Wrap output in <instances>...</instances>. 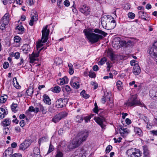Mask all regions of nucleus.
Wrapping results in <instances>:
<instances>
[{
    "mask_svg": "<svg viewBox=\"0 0 157 157\" xmlns=\"http://www.w3.org/2000/svg\"><path fill=\"white\" fill-rule=\"evenodd\" d=\"M84 32L89 42L91 44L97 43L100 39H102L103 36L101 35L105 36L107 34L106 33L98 29H85Z\"/></svg>",
    "mask_w": 157,
    "mask_h": 157,
    "instance_id": "obj_1",
    "label": "nucleus"
},
{
    "mask_svg": "<svg viewBox=\"0 0 157 157\" xmlns=\"http://www.w3.org/2000/svg\"><path fill=\"white\" fill-rule=\"evenodd\" d=\"M48 27V25H46L43 28L42 31V36L41 41L38 42L36 45L37 50L39 51V49L43 45V44L41 43V42L43 43H45L47 42L48 39L50 31L49 30H47Z\"/></svg>",
    "mask_w": 157,
    "mask_h": 157,
    "instance_id": "obj_2",
    "label": "nucleus"
},
{
    "mask_svg": "<svg viewBox=\"0 0 157 157\" xmlns=\"http://www.w3.org/2000/svg\"><path fill=\"white\" fill-rule=\"evenodd\" d=\"M124 105L128 106H132L136 105H138L141 107H143V105L145 108H146V106L143 104H142L140 101L138 100L137 97L134 96L132 95L131 98L125 103Z\"/></svg>",
    "mask_w": 157,
    "mask_h": 157,
    "instance_id": "obj_3",
    "label": "nucleus"
},
{
    "mask_svg": "<svg viewBox=\"0 0 157 157\" xmlns=\"http://www.w3.org/2000/svg\"><path fill=\"white\" fill-rule=\"evenodd\" d=\"M147 52L154 59H157V41L155 42L152 46L148 48Z\"/></svg>",
    "mask_w": 157,
    "mask_h": 157,
    "instance_id": "obj_4",
    "label": "nucleus"
},
{
    "mask_svg": "<svg viewBox=\"0 0 157 157\" xmlns=\"http://www.w3.org/2000/svg\"><path fill=\"white\" fill-rule=\"evenodd\" d=\"M67 114L66 112H61L54 116L52 117V121L55 123H56L62 119L66 117L67 116Z\"/></svg>",
    "mask_w": 157,
    "mask_h": 157,
    "instance_id": "obj_5",
    "label": "nucleus"
},
{
    "mask_svg": "<svg viewBox=\"0 0 157 157\" xmlns=\"http://www.w3.org/2000/svg\"><path fill=\"white\" fill-rule=\"evenodd\" d=\"M82 143L76 136L73 139L71 142L68 145V147L70 149H73L78 147Z\"/></svg>",
    "mask_w": 157,
    "mask_h": 157,
    "instance_id": "obj_6",
    "label": "nucleus"
},
{
    "mask_svg": "<svg viewBox=\"0 0 157 157\" xmlns=\"http://www.w3.org/2000/svg\"><path fill=\"white\" fill-rule=\"evenodd\" d=\"M67 99L65 98H62L58 99L56 102V106L57 108H62L65 107L67 103Z\"/></svg>",
    "mask_w": 157,
    "mask_h": 157,
    "instance_id": "obj_7",
    "label": "nucleus"
},
{
    "mask_svg": "<svg viewBox=\"0 0 157 157\" xmlns=\"http://www.w3.org/2000/svg\"><path fill=\"white\" fill-rule=\"evenodd\" d=\"M89 136V132L86 130L79 132L77 137L82 142L85 141Z\"/></svg>",
    "mask_w": 157,
    "mask_h": 157,
    "instance_id": "obj_8",
    "label": "nucleus"
},
{
    "mask_svg": "<svg viewBox=\"0 0 157 157\" xmlns=\"http://www.w3.org/2000/svg\"><path fill=\"white\" fill-rule=\"evenodd\" d=\"M44 48L43 47L39 49V51L36 53L33 52L31 55H29V57L30 59V62L33 63L35 61H38V57L39 56L40 52Z\"/></svg>",
    "mask_w": 157,
    "mask_h": 157,
    "instance_id": "obj_9",
    "label": "nucleus"
},
{
    "mask_svg": "<svg viewBox=\"0 0 157 157\" xmlns=\"http://www.w3.org/2000/svg\"><path fill=\"white\" fill-rule=\"evenodd\" d=\"M119 44L122 46L129 47L133 46L134 42L133 41L130 40H121L120 39L118 40Z\"/></svg>",
    "mask_w": 157,
    "mask_h": 157,
    "instance_id": "obj_10",
    "label": "nucleus"
},
{
    "mask_svg": "<svg viewBox=\"0 0 157 157\" xmlns=\"http://www.w3.org/2000/svg\"><path fill=\"white\" fill-rule=\"evenodd\" d=\"M86 151L82 148L77 149L74 153V157H86Z\"/></svg>",
    "mask_w": 157,
    "mask_h": 157,
    "instance_id": "obj_11",
    "label": "nucleus"
},
{
    "mask_svg": "<svg viewBox=\"0 0 157 157\" xmlns=\"http://www.w3.org/2000/svg\"><path fill=\"white\" fill-rule=\"evenodd\" d=\"M79 10L82 13L87 16L90 14V8L86 5L81 6L79 8Z\"/></svg>",
    "mask_w": 157,
    "mask_h": 157,
    "instance_id": "obj_12",
    "label": "nucleus"
},
{
    "mask_svg": "<svg viewBox=\"0 0 157 157\" xmlns=\"http://www.w3.org/2000/svg\"><path fill=\"white\" fill-rule=\"evenodd\" d=\"M109 20L107 17L101 19V24L104 28L108 30L110 29V26L108 23Z\"/></svg>",
    "mask_w": 157,
    "mask_h": 157,
    "instance_id": "obj_13",
    "label": "nucleus"
},
{
    "mask_svg": "<svg viewBox=\"0 0 157 157\" xmlns=\"http://www.w3.org/2000/svg\"><path fill=\"white\" fill-rule=\"evenodd\" d=\"M94 119L102 128H105V126L103 123V122L105 121V119L103 117L101 118L99 117H94Z\"/></svg>",
    "mask_w": 157,
    "mask_h": 157,
    "instance_id": "obj_14",
    "label": "nucleus"
},
{
    "mask_svg": "<svg viewBox=\"0 0 157 157\" xmlns=\"http://www.w3.org/2000/svg\"><path fill=\"white\" fill-rule=\"evenodd\" d=\"M78 78L77 77H74L71 80L70 83L71 85L74 88L78 89L79 87V85L78 82H76L77 80H78Z\"/></svg>",
    "mask_w": 157,
    "mask_h": 157,
    "instance_id": "obj_15",
    "label": "nucleus"
},
{
    "mask_svg": "<svg viewBox=\"0 0 157 157\" xmlns=\"http://www.w3.org/2000/svg\"><path fill=\"white\" fill-rule=\"evenodd\" d=\"M8 113V112L6 109H5L2 106L0 108V118H4Z\"/></svg>",
    "mask_w": 157,
    "mask_h": 157,
    "instance_id": "obj_16",
    "label": "nucleus"
},
{
    "mask_svg": "<svg viewBox=\"0 0 157 157\" xmlns=\"http://www.w3.org/2000/svg\"><path fill=\"white\" fill-rule=\"evenodd\" d=\"M69 80L66 76L63 77V78H60L57 80L58 84L61 85H63L64 84L67 83L68 82Z\"/></svg>",
    "mask_w": 157,
    "mask_h": 157,
    "instance_id": "obj_17",
    "label": "nucleus"
},
{
    "mask_svg": "<svg viewBox=\"0 0 157 157\" xmlns=\"http://www.w3.org/2000/svg\"><path fill=\"white\" fill-rule=\"evenodd\" d=\"M43 101L46 104L50 105L51 103V100L48 95L44 94L43 96Z\"/></svg>",
    "mask_w": 157,
    "mask_h": 157,
    "instance_id": "obj_18",
    "label": "nucleus"
},
{
    "mask_svg": "<svg viewBox=\"0 0 157 157\" xmlns=\"http://www.w3.org/2000/svg\"><path fill=\"white\" fill-rule=\"evenodd\" d=\"M13 154V151L11 148H8L3 153L4 157H11Z\"/></svg>",
    "mask_w": 157,
    "mask_h": 157,
    "instance_id": "obj_19",
    "label": "nucleus"
},
{
    "mask_svg": "<svg viewBox=\"0 0 157 157\" xmlns=\"http://www.w3.org/2000/svg\"><path fill=\"white\" fill-rule=\"evenodd\" d=\"M38 20V16L37 14L34 13V14L32 16L30 21L29 24L32 26L33 25V23Z\"/></svg>",
    "mask_w": 157,
    "mask_h": 157,
    "instance_id": "obj_20",
    "label": "nucleus"
},
{
    "mask_svg": "<svg viewBox=\"0 0 157 157\" xmlns=\"http://www.w3.org/2000/svg\"><path fill=\"white\" fill-rule=\"evenodd\" d=\"M141 70L139 65L134 66L133 72L135 75H138L140 72Z\"/></svg>",
    "mask_w": 157,
    "mask_h": 157,
    "instance_id": "obj_21",
    "label": "nucleus"
},
{
    "mask_svg": "<svg viewBox=\"0 0 157 157\" xmlns=\"http://www.w3.org/2000/svg\"><path fill=\"white\" fill-rule=\"evenodd\" d=\"M143 148L144 155L143 157H150V153L147 147L146 146H144L143 147Z\"/></svg>",
    "mask_w": 157,
    "mask_h": 157,
    "instance_id": "obj_22",
    "label": "nucleus"
},
{
    "mask_svg": "<svg viewBox=\"0 0 157 157\" xmlns=\"http://www.w3.org/2000/svg\"><path fill=\"white\" fill-rule=\"evenodd\" d=\"M141 154L142 152L139 149L135 148L133 157H139L141 156Z\"/></svg>",
    "mask_w": 157,
    "mask_h": 157,
    "instance_id": "obj_23",
    "label": "nucleus"
},
{
    "mask_svg": "<svg viewBox=\"0 0 157 157\" xmlns=\"http://www.w3.org/2000/svg\"><path fill=\"white\" fill-rule=\"evenodd\" d=\"M120 133L121 134H128L129 133L130 131L127 128H124L123 127H121L119 129Z\"/></svg>",
    "mask_w": 157,
    "mask_h": 157,
    "instance_id": "obj_24",
    "label": "nucleus"
},
{
    "mask_svg": "<svg viewBox=\"0 0 157 157\" xmlns=\"http://www.w3.org/2000/svg\"><path fill=\"white\" fill-rule=\"evenodd\" d=\"M11 121L9 118H6L2 121V125L4 126H7L10 124Z\"/></svg>",
    "mask_w": 157,
    "mask_h": 157,
    "instance_id": "obj_25",
    "label": "nucleus"
},
{
    "mask_svg": "<svg viewBox=\"0 0 157 157\" xmlns=\"http://www.w3.org/2000/svg\"><path fill=\"white\" fill-rule=\"evenodd\" d=\"M39 109L40 112H41L43 114H45L47 112V109L45 107H44L41 104L39 105Z\"/></svg>",
    "mask_w": 157,
    "mask_h": 157,
    "instance_id": "obj_26",
    "label": "nucleus"
},
{
    "mask_svg": "<svg viewBox=\"0 0 157 157\" xmlns=\"http://www.w3.org/2000/svg\"><path fill=\"white\" fill-rule=\"evenodd\" d=\"M8 98V96L6 94H4L3 95L0 97V103H5Z\"/></svg>",
    "mask_w": 157,
    "mask_h": 157,
    "instance_id": "obj_27",
    "label": "nucleus"
},
{
    "mask_svg": "<svg viewBox=\"0 0 157 157\" xmlns=\"http://www.w3.org/2000/svg\"><path fill=\"white\" fill-rule=\"evenodd\" d=\"M146 13H144V12L143 11H139L138 12V15L139 18H141L143 19H144L145 20H147V19H146Z\"/></svg>",
    "mask_w": 157,
    "mask_h": 157,
    "instance_id": "obj_28",
    "label": "nucleus"
},
{
    "mask_svg": "<svg viewBox=\"0 0 157 157\" xmlns=\"http://www.w3.org/2000/svg\"><path fill=\"white\" fill-rule=\"evenodd\" d=\"M12 111L15 113L18 110V107L17 104L13 103L11 106Z\"/></svg>",
    "mask_w": 157,
    "mask_h": 157,
    "instance_id": "obj_29",
    "label": "nucleus"
},
{
    "mask_svg": "<svg viewBox=\"0 0 157 157\" xmlns=\"http://www.w3.org/2000/svg\"><path fill=\"white\" fill-rule=\"evenodd\" d=\"M61 88L59 86H56L54 88H51V91L54 93H59L61 91Z\"/></svg>",
    "mask_w": 157,
    "mask_h": 157,
    "instance_id": "obj_30",
    "label": "nucleus"
},
{
    "mask_svg": "<svg viewBox=\"0 0 157 157\" xmlns=\"http://www.w3.org/2000/svg\"><path fill=\"white\" fill-rule=\"evenodd\" d=\"M27 94L28 96H31L33 93V88L32 86H29L26 91Z\"/></svg>",
    "mask_w": 157,
    "mask_h": 157,
    "instance_id": "obj_31",
    "label": "nucleus"
},
{
    "mask_svg": "<svg viewBox=\"0 0 157 157\" xmlns=\"http://www.w3.org/2000/svg\"><path fill=\"white\" fill-rule=\"evenodd\" d=\"M16 29H17L19 32H18L19 34H21L23 33V32L24 31V28L22 25H18L16 27Z\"/></svg>",
    "mask_w": 157,
    "mask_h": 157,
    "instance_id": "obj_32",
    "label": "nucleus"
},
{
    "mask_svg": "<svg viewBox=\"0 0 157 157\" xmlns=\"http://www.w3.org/2000/svg\"><path fill=\"white\" fill-rule=\"evenodd\" d=\"M84 117L83 115H78L76 116L75 119V121L77 122L81 123L83 120Z\"/></svg>",
    "mask_w": 157,
    "mask_h": 157,
    "instance_id": "obj_33",
    "label": "nucleus"
},
{
    "mask_svg": "<svg viewBox=\"0 0 157 157\" xmlns=\"http://www.w3.org/2000/svg\"><path fill=\"white\" fill-rule=\"evenodd\" d=\"M68 66L69 68V73L71 75H72L74 72L73 65L71 63H69Z\"/></svg>",
    "mask_w": 157,
    "mask_h": 157,
    "instance_id": "obj_34",
    "label": "nucleus"
},
{
    "mask_svg": "<svg viewBox=\"0 0 157 157\" xmlns=\"http://www.w3.org/2000/svg\"><path fill=\"white\" fill-rule=\"evenodd\" d=\"M135 150V148H132L128 149L127 150V153L128 156H130L131 157H133V152Z\"/></svg>",
    "mask_w": 157,
    "mask_h": 157,
    "instance_id": "obj_35",
    "label": "nucleus"
},
{
    "mask_svg": "<svg viewBox=\"0 0 157 157\" xmlns=\"http://www.w3.org/2000/svg\"><path fill=\"white\" fill-rule=\"evenodd\" d=\"M116 85L119 90H121L122 89V82L120 80H118L117 82Z\"/></svg>",
    "mask_w": 157,
    "mask_h": 157,
    "instance_id": "obj_36",
    "label": "nucleus"
},
{
    "mask_svg": "<svg viewBox=\"0 0 157 157\" xmlns=\"http://www.w3.org/2000/svg\"><path fill=\"white\" fill-rule=\"evenodd\" d=\"M80 94L81 96L85 98H87L90 97V95L88 94H87L86 93V91L85 90H83L80 93Z\"/></svg>",
    "mask_w": 157,
    "mask_h": 157,
    "instance_id": "obj_37",
    "label": "nucleus"
},
{
    "mask_svg": "<svg viewBox=\"0 0 157 157\" xmlns=\"http://www.w3.org/2000/svg\"><path fill=\"white\" fill-rule=\"evenodd\" d=\"M135 131L136 133L139 136H141L142 135V131L139 128H135Z\"/></svg>",
    "mask_w": 157,
    "mask_h": 157,
    "instance_id": "obj_38",
    "label": "nucleus"
},
{
    "mask_svg": "<svg viewBox=\"0 0 157 157\" xmlns=\"http://www.w3.org/2000/svg\"><path fill=\"white\" fill-rule=\"evenodd\" d=\"M29 46L27 44L24 45L22 47V50L24 53H27L29 49Z\"/></svg>",
    "mask_w": 157,
    "mask_h": 157,
    "instance_id": "obj_39",
    "label": "nucleus"
},
{
    "mask_svg": "<svg viewBox=\"0 0 157 157\" xmlns=\"http://www.w3.org/2000/svg\"><path fill=\"white\" fill-rule=\"evenodd\" d=\"M110 19L109 20V21L108 23L110 24H113V25L112 26H110V29H113L114 27L116 25V23L115 22V21L114 20H112L111 21H110Z\"/></svg>",
    "mask_w": 157,
    "mask_h": 157,
    "instance_id": "obj_40",
    "label": "nucleus"
},
{
    "mask_svg": "<svg viewBox=\"0 0 157 157\" xmlns=\"http://www.w3.org/2000/svg\"><path fill=\"white\" fill-rule=\"evenodd\" d=\"M106 61V59L105 57L102 58L101 60L98 62V64L100 65H102L105 63Z\"/></svg>",
    "mask_w": 157,
    "mask_h": 157,
    "instance_id": "obj_41",
    "label": "nucleus"
},
{
    "mask_svg": "<svg viewBox=\"0 0 157 157\" xmlns=\"http://www.w3.org/2000/svg\"><path fill=\"white\" fill-rule=\"evenodd\" d=\"M55 63L57 65H59L61 64L62 61L61 59L59 57H56L55 59Z\"/></svg>",
    "mask_w": 157,
    "mask_h": 157,
    "instance_id": "obj_42",
    "label": "nucleus"
},
{
    "mask_svg": "<svg viewBox=\"0 0 157 157\" xmlns=\"http://www.w3.org/2000/svg\"><path fill=\"white\" fill-rule=\"evenodd\" d=\"M27 148L24 142L22 143L19 146V149L23 151L25 150Z\"/></svg>",
    "mask_w": 157,
    "mask_h": 157,
    "instance_id": "obj_43",
    "label": "nucleus"
},
{
    "mask_svg": "<svg viewBox=\"0 0 157 157\" xmlns=\"http://www.w3.org/2000/svg\"><path fill=\"white\" fill-rule=\"evenodd\" d=\"M2 2L4 5H6L9 2L10 3H14L15 0H2Z\"/></svg>",
    "mask_w": 157,
    "mask_h": 157,
    "instance_id": "obj_44",
    "label": "nucleus"
},
{
    "mask_svg": "<svg viewBox=\"0 0 157 157\" xmlns=\"http://www.w3.org/2000/svg\"><path fill=\"white\" fill-rule=\"evenodd\" d=\"M34 155L40 154V149L38 147H35L33 150Z\"/></svg>",
    "mask_w": 157,
    "mask_h": 157,
    "instance_id": "obj_45",
    "label": "nucleus"
},
{
    "mask_svg": "<svg viewBox=\"0 0 157 157\" xmlns=\"http://www.w3.org/2000/svg\"><path fill=\"white\" fill-rule=\"evenodd\" d=\"M24 142L28 148L31 144L32 141L31 140H25Z\"/></svg>",
    "mask_w": 157,
    "mask_h": 157,
    "instance_id": "obj_46",
    "label": "nucleus"
},
{
    "mask_svg": "<svg viewBox=\"0 0 157 157\" xmlns=\"http://www.w3.org/2000/svg\"><path fill=\"white\" fill-rule=\"evenodd\" d=\"M95 106L94 108L93 109V111L94 112L96 113H98V106L97 103L96 102H95L94 104Z\"/></svg>",
    "mask_w": 157,
    "mask_h": 157,
    "instance_id": "obj_47",
    "label": "nucleus"
},
{
    "mask_svg": "<svg viewBox=\"0 0 157 157\" xmlns=\"http://www.w3.org/2000/svg\"><path fill=\"white\" fill-rule=\"evenodd\" d=\"M63 153L59 151H57L55 157H63Z\"/></svg>",
    "mask_w": 157,
    "mask_h": 157,
    "instance_id": "obj_48",
    "label": "nucleus"
},
{
    "mask_svg": "<svg viewBox=\"0 0 157 157\" xmlns=\"http://www.w3.org/2000/svg\"><path fill=\"white\" fill-rule=\"evenodd\" d=\"M71 126V125L69 124L68 122L66 123L63 126V128L66 131L69 130V128Z\"/></svg>",
    "mask_w": 157,
    "mask_h": 157,
    "instance_id": "obj_49",
    "label": "nucleus"
},
{
    "mask_svg": "<svg viewBox=\"0 0 157 157\" xmlns=\"http://www.w3.org/2000/svg\"><path fill=\"white\" fill-rule=\"evenodd\" d=\"M112 149V147L110 145H109L107 146L106 148L105 152L106 153H109Z\"/></svg>",
    "mask_w": 157,
    "mask_h": 157,
    "instance_id": "obj_50",
    "label": "nucleus"
},
{
    "mask_svg": "<svg viewBox=\"0 0 157 157\" xmlns=\"http://www.w3.org/2000/svg\"><path fill=\"white\" fill-rule=\"evenodd\" d=\"M153 136H157V130H153L150 131L149 132Z\"/></svg>",
    "mask_w": 157,
    "mask_h": 157,
    "instance_id": "obj_51",
    "label": "nucleus"
},
{
    "mask_svg": "<svg viewBox=\"0 0 157 157\" xmlns=\"http://www.w3.org/2000/svg\"><path fill=\"white\" fill-rule=\"evenodd\" d=\"M1 22L5 23L6 24H8L9 22V18H2Z\"/></svg>",
    "mask_w": 157,
    "mask_h": 157,
    "instance_id": "obj_52",
    "label": "nucleus"
},
{
    "mask_svg": "<svg viewBox=\"0 0 157 157\" xmlns=\"http://www.w3.org/2000/svg\"><path fill=\"white\" fill-rule=\"evenodd\" d=\"M20 37L18 36H16L14 37V41L16 43H18L20 41Z\"/></svg>",
    "mask_w": 157,
    "mask_h": 157,
    "instance_id": "obj_53",
    "label": "nucleus"
},
{
    "mask_svg": "<svg viewBox=\"0 0 157 157\" xmlns=\"http://www.w3.org/2000/svg\"><path fill=\"white\" fill-rule=\"evenodd\" d=\"M89 76L91 78H94L95 77V75L94 72L92 71H90L89 73Z\"/></svg>",
    "mask_w": 157,
    "mask_h": 157,
    "instance_id": "obj_54",
    "label": "nucleus"
},
{
    "mask_svg": "<svg viewBox=\"0 0 157 157\" xmlns=\"http://www.w3.org/2000/svg\"><path fill=\"white\" fill-rule=\"evenodd\" d=\"M137 62L134 60H132L130 61V64L131 66H135L136 65H138L137 64Z\"/></svg>",
    "mask_w": 157,
    "mask_h": 157,
    "instance_id": "obj_55",
    "label": "nucleus"
},
{
    "mask_svg": "<svg viewBox=\"0 0 157 157\" xmlns=\"http://www.w3.org/2000/svg\"><path fill=\"white\" fill-rule=\"evenodd\" d=\"M54 149L53 146L52 145L50 144L47 154L52 152L54 150Z\"/></svg>",
    "mask_w": 157,
    "mask_h": 157,
    "instance_id": "obj_56",
    "label": "nucleus"
},
{
    "mask_svg": "<svg viewBox=\"0 0 157 157\" xmlns=\"http://www.w3.org/2000/svg\"><path fill=\"white\" fill-rule=\"evenodd\" d=\"M135 17V14L132 12H129L128 13V17L131 19H134Z\"/></svg>",
    "mask_w": 157,
    "mask_h": 157,
    "instance_id": "obj_57",
    "label": "nucleus"
},
{
    "mask_svg": "<svg viewBox=\"0 0 157 157\" xmlns=\"http://www.w3.org/2000/svg\"><path fill=\"white\" fill-rule=\"evenodd\" d=\"M63 89H64L67 92L70 91L71 90V89L70 86L68 85H66L63 87Z\"/></svg>",
    "mask_w": 157,
    "mask_h": 157,
    "instance_id": "obj_58",
    "label": "nucleus"
},
{
    "mask_svg": "<svg viewBox=\"0 0 157 157\" xmlns=\"http://www.w3.org/2000/svg\"><path fill=\"white\" fill-rule=\"evenodd\" d=\"M142 119L146 123H148L149 122V119L147 118V117L145 116H144L142 117Z\"/></svg>",
    "mask_w": 157,
    "mask_h": 157,
    "instance_id": "obj_59",
    "label": "nucleus"
},
{
    "mask_svg": "<svg viewBox=\"0 0 157 157\" xmlns=\"http://www.w3.org/2000/svg\"><path fill=\"white\" fill-rule=\"evenodd\" d=\"M9 66V63L7 62H5L3 64V67L4 69L8 68Z\"/></svg>",
    "mask_w": 157,
    "mask_h": 157,
    "instance_id": "obj_60",
    "label": "nucleus"
},
{
    "mask_svg": "<svg viewBox=\"0 0 157 157\" xmlns=\"http://www.w3.org/2000/svg\"><path fill=\"white\" fill-rule=\"evenodd\" d=\"M122 139V138L121 137H120L118 138V139H117L116 138H113V140L114 141V142L115 143H117V142L120 143Z\"/></svg>",
    "mask_w": 157,
    "mask_h": 157,
    "instance_id": "obj_61",
    "label": "nucleus"
},
{
    "mask_svg": "<svg viewBox=\"0 0 157 157\" xmlns=\"http://www.w3.org/2000/svg\"><path fill=\"white\" fill-rule=\"evenodd\" d=\"M22 155L20 153H15L12 155V157H22Z\"/></svg>",
    "mask_w": 157,
    "mask_h": 157,
    "instance_id": "obj_62",
    "label": "nucleus"
},
{
    "mask_svg": "<svg viewBox=\"0 0 157 157\" xmlns=\"http://www.w3.org/2000/svg\"><path fill=\"white\" fill-rule=\"evenodd\" d=\"M20 57V53L18 52H16L14 54V57L15 59H18Z\"/></svg>",
    "mask_w": 157,
    "mask_h": 157,
    "instance_id": "obj_63",
    "label": "nucleus"
},
{
    "mask_svg": "<svg viewBox=\"0 0 157 157\" xmlns=\"http://www.w3.org/2000/svg\"><path fill=\"white\" fill-rule=\"evenodd\" d=\"M147 128L148 129H150L152 128V124L150 122H148V123H147Z\"/></svg>",
    "mask_w": 157,
    "mask_h": 157,
    "instance_id": "obj_64",
    "label": "nucleus"
}]
</instances>
